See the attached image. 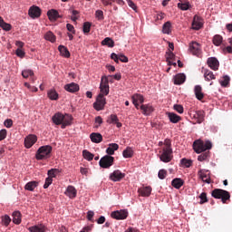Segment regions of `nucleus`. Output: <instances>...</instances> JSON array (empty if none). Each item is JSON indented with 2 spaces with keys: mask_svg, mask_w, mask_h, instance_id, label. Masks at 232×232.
I'll return each instance as SVG.
<instances>
[{
  "mask_svg": "<svg viewBox=\"0 0 232 232\" xmlns=\"http://www.w3.org/2000/svg\"><path fill=\"white\" fill-rule=\"evenodd\" d=\"M160 160L161 162H171L173 160V149L171 148V140L166 139L164 146L160 150Z\"/></svg>",
  "mask_w": 232,
  "mask_h": 232,
  "instance_id": "nucleus-1",
  "label": "nucleus"
},
{
  "mask_svg": "<svg viewBox=\"0 0 232 232\" xmlns=\"http://www.w3.org/2000/svg\"><path fill=\"white\" fill-rule=\"evenodd\" d=\"M52 121L53 124H56V126H61L62 130H64L66 126H72L73 117H72L70 114L57 112L52 117Z\"/></svg>",
  "mask_w": 232,
  "mask_h": 232,
  "instance_id": "nucleus-2",
  "label": "nucleus"
},
{
  "mask_svg": "<svg viewBox=\"0 0 232 232\" xmlns=\"http://www.w3.org/2000/svg\"><path fill=\"white\" fill-rule=\"evenodd\" d=\"M52 146L50 145H44L40 147L35 154L36 160H44L46 159H50L52 155Z\"/></svg>",
  "mask_w": 232,
  "mask_h": 232,
  "instance_id": "nucleus-3",
  "label": "nucleus"
},
{
  "mask_svg": "<svg viewBox=\"0 0 232 232\" xmlns=\"http://www.w3.org/2000/svg\"><path fill=\"white\" fill-rule=\"evenodd\" d=\"M211 148H213L211 141L204 142L202 140H196L193 142V150L196 153H202L206 150H211Z\"/></svg>",
  "mask_w": 232,
  "mask_h": 232,
  "instance_id": "nucleus-4",
  "label": "nucleus"
},
{
  "mask_svg": "<svg viewBox=\"0 0 232 232\" xmlns=\"http://www.w3.org/2000/svg\"><path fill=\"white\" fill-rule=\"evenodd\" d=\"M214 198L221 199L223 204H227V200L231 198V194L227 190L222 188H215L212 193Z\"/></svg>",
  "mask_w": 232,
  "mask_h": 232,
  "instance_id": "nucleus-5",
  "label": "nucleus"
},
{
  "mask_svg": "<svg viewBox=\"0 0 232 232\" xmlns=\"http://www.w3.org/2000/svg\"><path fill=\"white\" fill-rule=\"evenodd\" d=\"M113 162H115V158H113V156L105 155L99 161L100 168H103V169H108L111 168Z\"/></svg>",
  "mask_w": 232,
  "mask_h": 232,
  "instance_id": "nucleus-6",
  "label": "nucleus"
},
{
  "mask_svg": "<svg viewBox=\"0 0 232 232\" xmlns=\"http://www.w3.org/2000/svg\"><path fill=\"white\" fill-rule=\"evenodd\" d=\"M104 106H106V98L103 94H99L96 98V102L93 103V108L96 111H101L104 110Z\"/></svg>",
  "mask_w": 232,
  "mask_h": 232,
  "instance_id": "nucleus-7",
  "label": "nucleus"
},
{
  "mask_svg": "<svg viewBox=\"0 0 232 232\" xmlns=\"http://www.w3.org/2000/svg\"><path fill=\"white\" fill-rule=\"evenodd\" d=\"M100 95H108L110 93V84H108V77L102 76L101 79V84H100Z\"/></svg>",
  "mask_w": 232,
  "mask_h": 232,
  "instance_id": "nucleus-8",
  "label": "nucleus"
},
{
  "mask_svg": "<svg viewBox=\"0 0 232 232\" xmlns=\"http://www.w3.org/2000/svg\"><path fill=\"white\" fill-rule=\"evenodd\" d=\"M190 53L192 55H196L197 57L200 56V53H202V49L200 48V44L197 42H192L189 44V48H188Z\"/></svg>",
  "mask_w": 232,
  "mask_h": 232,
  "instance_id": "nucleus-9",
  "label": "nucleus"
},
{
  "mask_svg": "<svg viewBox=\"0 0 232 232\" xmlns=\"http://www.w3.org/2000/svg\"><path fill=\"white\" fill-rule=\"evenodd\" d=\"M124 177H126L125 173H122L120 169H116L110 174L109 179L112 180V182H121Z\"/></svg>",
  "mask_w": 232,
  "mask_h": 232,
  "instance_id": "nucleus-10",
  "label": "nucleus"
},
{
  "mask_svg": "<svg viewBox=\"0 0 232 232\" xmlns=\"http://www.w3.org/2000/svg\"><path fill=\"white\" fill-rule=\"evenodd\" d=\"M111 216L116 220H126L128 218V210H116L111 212Z\"/></svg>",
  "mask_w": 232,
  "mask_h": 232,
  "instance_id": "nucleus-11",
  "label": "nucleus"
},
{
  "mask_svg": "<svg viewBox=\"0 0 232 232\" xmlns=\"http://www.w3.org/2000/svg\"><path fill=\"white\" fill-rule=\"evenodd\" d=\"M198 177L202 179L206 184H211V177L209 176V170L200 169L198 172Z\"/></svg>",
  "mask_w": 232,
  "mask_h": 232,
  "instance_id": "nucleus-12",
  "label": "nucleus"
},
{
  "mask_svg": "<svg viewBox=\"0 0 232 232\" xmlns=\"http://www.w3.org/2000/svg\"><path fill=\"white\" fill-rule=\"evenodd\" d=\"M208 66H209V68L211 70H214V72H217V70H218L219 66H220V63L218 62V59L215 58V57H210L208 59L207 61Z\"/></svg>",
  "mask_w": 232,
  "mask_h": 232,
  "instance_id": "nucleus-13",
  "label": "nucleus"
},
{
  "mask_svg": "<svg viewBox=\"0 0 232 232\" xmlns=\"http://www.w3.org/2000/svg\"><path fill=\"white\" fill-rule=\"evenodd\" d=\"M35 142H37V136L34 135V134H30L28 135L25 139H24V146L27 149L32 148V146H34V144H35Z\"/></svg>",
  "mask_w": 232,
  "mask_h": 232,
  "instance_id": "nucleus-14",
  "label": "nucleus"
},
{
  "mask_svg": "<svg viewBox=\"0 0 232 232\" xmlns=\"http://www.w3.org/2000/svg\"><path fill=\"white\" fill-rule=\"evenodd\" d=\"M28 14L32 17V19L41 17V8L36 5H33L29 8Z\"/></svg>",
  "mask_w": 232,
  "mask_h": 232,
  "instance_id": "nucleus-15",
  "label": "nucleus"
},
{
  "mask_svg": "<svg viewBox=\"0 0 232 232\" xmlns=\"http://www.w3.org/2000/svg\"><path fill=\"white\" fill-rule=\"evenodd\" d=\"M204 26V23L202 22V18L198 15H195L192 22L193 30H200Z\"/></svg>",
  "mask_w": 232,
  "mask_h": 232,
  "instance_id": "nucleus-16",
  "label": "nucleus"
},
{
  "mask_svg": "<svg viewBox=\"0 0 232 232\" xmlns=\"http://www.w3.org/2000/svg\"><path fill=\"white\" fill-rule=\"evenodd\" d=\"M64 90L66 92H69V93H77V92H79L80 90V87L79 84L75 82H71L64 85Z\"/></svg>",
  "mask_w": 232,
  "mask_h": 232,
  "instance_id": "nucleus-17",
  "label": "nucleus"
},
{
  "mask_svg": "<svg viewBox=\"0 0 232 232\" xmlns=\"http://www.w3.org/2000/svg\"><path fill=\"white\" fill-rule=\"evenodd\" d=\"M186 82V74L184 73H178L174 76V84L180 85Z\"/></svg>",
  "mask_w": 232,
  "mask_h": 232,
  "instance_id": "nucleus-18",
  "label": "nucleus"
},
{
  "mask_svg": "<svg viewBox=\"0 0 232 232\" xmlns=\"http://www.w3.org/2000/svg\"><path fill=\"white\" fill-rule=\"evenodd\" d=\"M204 117H205L204 111H195L193 114V118L196 119L198 124H202V122H204Z\"/></svg>",
  "mask_w": 232,
  "mask_h": 232,
  "instance_id": "nucleus-19",
  "label": "nucleus"
},
{
  "mask_svg": "<svg viewBox=\"0 0 232 232\" xmlns=\"http://www.w3.org/2000/svg\"><path fill=\"white\" fill-rule=\"evenodd\" d=\"M151 187H143L138 189V193L140 197H150V195H151Z\"/></svg>",
  "mask_w": 232,
  "mask_h": 232,
  "instance_id": "nucleus-20",
  "label": "nucleus"
},
{
  "mask_svg": "<svg viewBox=\"0 0 232 232\" xmlns=\"http://www.w3.org/2000/svg\"><path fill=\"white\" fill-rule=\"evenodd\" d=\"M90 139L92 142H94L95 144H100V142L102 140V134L99 132H92L90 134Z\"/></svg>",
  "mask_w": 232,
  "mask_h": 232,
  "instance_id": "nucleus-21",
  "label": "nucleus"
},
{
  "mask_svg": "<svg viewBox=\"0 0 232 232\" xmlns=\"http://www.w3.org/2000/svg\"><path fill=\"white\" fill-rule=\"evenodd\" d=\"M65 195L69 197V198H75V197H77V189H75L73 186H68Z\"/></svg>",
  "mask_w": 232,
  "mask_h": 232,
  "instance_id": "nucleus-22",
  "label": "nucleus"
},
{
  "mask_svg": "<svg viewBox=\"0 0 232 232\" xmlns=\"http://www.w3.org/2000/svg\"><path fill=\"white\" fill-rule=\"evenodd\" d=\"M117 150H119V144L110 143L109 147L106 150V153H107V155L111 157V155H115V151H117Z\"/></svg>",
  "mask_w": 232,
  "mask_h": 232,
  "instance_id": "nucleus-23",
  "label": "nucleus"
},
{
  "mask_svg": "<svg viewBox=\"0 0 232 232\" xmlns=\"http://www.w3.org/2000/svg\"><path fill=\"white\" fill-rule=\"evenodd\" d=\"M47 15L50 21H57V19L61 18V15H59V12L54 9L49 10L47 12Z\"/></svg>",
  "mask_w": 232,
  "mask_h": 232,
  "instance_id": "nucleus-24",
  "label": "nucleus"
},
{
  "mask_svg": "<svg viewBox=\"0 0 232 232\" xmlns=\"http://www.w3.org/2000/svg\"><path fill=\"white\" fill-rule=\"evenodd\" d=\"M194 93L198 101H202V99H204V93L202 92V86L196 85L194 88Z\"/></svg>",
  "mask_w": 232,
  "mask_h": 232,
  "instance_id": "nucleus-25",
  "label": "nucleus"
},
{
  "mask_svg": "<svg viewBox=\"0 0 232 232\" xmlns=\"http://www.w3.org/2000/svg\"><path fill=\"white\" fill-rule=\"evenodd\" d=\"M140 108L143 115H150L153 111V106L150 104H142Z\"/></svg>",
  "mask_w": 232,
  "mask_h": 232,
  "instance_id": "nucleus-26",
  "label": "nucleus"
},
{
  "mask_svg": "<svg viewBox=\"0 0 232 232\" xmlns=\"http://www.w3.org/2000/svg\"><path fill=\"white\" fill-rule=\"evenodd\" d=\"M171 184L176 189H180L184 186V180L180 178H176L172 180Z\"/></svg>",
  "mask_w": 232,
  "mask_h": 232,
  "instance_id": "nucleus-27",
  "label": "nucleus"
},
{
  "mask_svg": "<svg viewBox=\"0 0 232 232\" xmlns=\"http://www.w3.org/2000/svg\"><path fill=\"white\" fill-rule=\"evenodd\" d=\"M37 186H39V182H37V181H29L25 184L24 189L26 191H34V189H35V188H37Z\"/></svg>",
  "mask_w": 232,
  "mask_h": 232,
  "instance_id": "nucleus-28",
  "label": "nucleus"
},
{
  "mask_svg": "<svg viewBox=\"0 0 232 232\" xmlns=\"http://www.w3.org/2000/svg\"><path fill=\"white\" fill-rule=\"evenodd\" d=\"M170 122H172L173 124H177V122H179L180 121V116L175 114V112H168L167 113Z\"/></svg>",
  "mask_w": 232,
  "mask_h": 232,
  "instance_id": "nucleus-29",
  "label": "nucleus"
},
{
  "mask_svg": "<svg viewBox=\"0 0 232 232\" xmlns=\"http://www.w3.org/2000/svg\"><path fill=\"white\" fill-rule=\"evenodd\" d=\"M132 102H140V104H142L144 102V96L142 94L135 93L131 96Z\"/></svg>",
  "mask_w": 232,
  "mask_h": 232,
  "instance_id": "nucleus-30",
  "label": "nucleus"
},
{
  "mask_svg": "<svg viewBox=\"0 0 232 232\" xmlns=\"http://www.w3.org/2000/svg\"><path fill=\"white\" fill-rule=\"evenodd\" d=\"M0 28H3L5 32H10L12 30V24L5 22L3 17L0 16Z\"/></svg>",
  "mask_w": 232,
  "mask_h": 232,
  "instance_id": "nucleus-31",
  "label": "nucleus"
},
{
  "mask_svg": "<svg viewBox=\"0 0 232 232\" xmlns=\"http://www.w3.org/2000/svg\"><path fill=\"white\" fill-rule=\"evenodd\" d=\"M58 50L63 57H70V51H68V48H66L64 45H59Z\"/></svg>",
  "mask_w": 232,
  "mask_h": 232,
  "instance_id": "nucleus-32",
  "label": "nucleus"
},
{
  "mask_svg": "<svg viewBox=\"0 0 232 232\" xmlns=\"http://www.w3.org/2000/svg\"><path fill=\"white\" fill-rule=\"evenodd\" d=\"M122 156L124 159H131V157H133V149L127 147L126 150H123Z\"/></svg>",
  "mask_w": 232,
  "mask_h": 232,
  "instance_id": "nucleus-33",
  "label": "nucleus"
},
{
  "mask_svg": "<svg viewBox=\"0 0 232 232\" xmlns=\"http://www.w3.org/2000/svg\"><path fill=\"white\" fill-rule=\"evenodd\" d=\"M222 41H224V38L220 34L214 35L212 40L213 44H215V46H220L222 44Z\"/></svg>",
  "mask_w": 232,
  "mask_h": 232,
  "instance_id": "nucleus-34",
  "label": "nucleus"
},
{
  "mask_svg": "<svg viewBox=\"0 0 232 232\" xmlns=\"http://www.w3.org/2000/svg\"><path fill=\"white\" fill-rule=\"evenodd\" d=\"M102 46H109V48H113L115 46V42L111 40L110 37H106L102 42Z\"/></svg>",
  "mask_w": 232,
  "mask_h": 232,
  "instance_id": "nucleus-35",
  "label": "nucleus"
},
{
  "mask_svg": "<svg viewBox=\"0 0 232 232\" xmlns=\"http://www.w3.org/2000/svg\"><path fill=\"white\" fill-rule=\"evenodd\" d=\"M47 95L51 101H57V99H59V93H57V92L53 89L50 90L47 92Z\"/></svg>",
  "mask_w": 232,
  "mask_h": 232,
  "instance_id": "nucleus-36",
  "label": "nucleus"
},
{
  "mask_svg": "<svg viewBox=\"0 0 232 232\" xmlns=\"http://www.w3.org/2000/svg\"><path fill=\"white\" fill-rule=\"evenodd\" d=\"M13 222L14 224H16V225L21 224V212L14 211L13 213Z\"/></svg>",
  "mask_w": 232,
  "mask_h": 232,
  "instance_id": "nucleus-37",
  "label": "nucleus"
},
{
  "mask_svg": "<svg viewBox=\"0 0 232 232\" xmlns=\"http://www.w3.org/2000/svg\"><path fill=\"white\" fill-rule=\"evenodd\" d=\"M162 32L163 34H167L168 35L171 34V22L168 21L163 24Z\"/></svg>",
  "mask_w": 232,
  "mask_h": 232,
  "instance_id": "nucleus-38",
  "label": "nucleus"
},
{
  "mask_svg": "<svg viewBox=\"0 0 232 232\" xmlns=\"http://www.w3.org/2000/svg\"><path fill=\"white\" fill-rule=\"evenodd\" d=\"M44 39L46 41H50V43H55V34H53V33L52 31H48L45 34H44Z\"/></svg>",
  "mask_w": 232,
  "mask_h": 232,
  "instance_id": "nucleus-39",
  "label": "nucleus"
},
{
  "mask_svg": "<svg viewBox=\"0 0 232 232\" xmlns=\"http://www.w3.org/2000/svg\"><path fill=\"white\" fill-rule=\"evenodd\" d=\"M204 78L206 81H213L216 79L215 74H213V72L209 70L205 71Z\"/></svg>",
  "mask_w": 232,
  "mask_h": 232,
  "instance_id": "nucleus-40",
  "label": "nucleus"
},
{
  "mask_svg": "<svg viewBox=\"0 0 232 232\" xmlns=\"http://www.w3.org/2000/svg\"><path fill=\"white\" fill-rule=\"evenodd\" d=\"M180 162L183 168H191V166H193V160L186 158L181 159Z\"/></svg>",
  "mask_w": 232,
  "mask_h": 232,
  "instance_id": "nucleus-41",
  "label": "nucleus"
},
{
  "mask_svg": "<svg viewBox=\"0 0 232 232\" xmlns=\"http://www.w3.org/2000/svg\"><path fill=\"white\" fill-rule=\"evenodd\" d=\"M59 173H61V170L59 169H51L50 170H48L47 175L49 176V178L54 179V177L59 175Z\"/></svg>",
  "mask_w": 232,
  "mask_h": 232,
  "instance_id": "nucleus-42",
  "label": "nucleus"
},
{
  "mask_svg": "<svg viewBox=\"0 0 232 232\" xmlns=\"http://www.w3.org/2000/svg\"><path fill=\"white\" fill-rule=\"evenodd\" d=\"M10 222H12V218H10V216L5 215L2 217V224L3 226H5V227H8L10 226Z\"/></svg>",
  "mask_w": 232,
  "mask_h": 232,
  "instance_id": "nucleus-43",
  "label": "nucleus"
},
{
  "mask_svg": "<svg viewBox=\"0 0 232 232\" xmlns=\"http://www.w3.org/2000/svg\"><path fill=\"white\" fill-rule=\"evenodd\" d=\"M91 30H92V23L90 22L83 23V27H82L83 34H90Z\"/></svg>",
  "mask_w": 232,
  "mask_h": 232,
  "instance_id": "nucleus-44",
  "label": "nucleus"
},
{
  "mask_svg": "<svg viewBox=\"0 0 232 232\" xmlns=\"http://www.w3.org/2000/svg\"><path fill=\"white\" fill-rule=\"evenodd\" d=\"M189 6H190L189 2H183V3L178 4V8L183 11L189 10Z\"/></svg>",
  "mask_w": 232,
  "mask_h": 232,
  "instance_id": "nucleus-45",
  "label": "nucleus"
},
{
  "mask_svg": "<svg viewBox=\"0 0 232 232\" xmlns=\"http://www.w3.org/2000/svg\"><path fill=\"white\" fill-rule=\"evenodd\" d=\"M209 158V151H206L201 153L198 157V160L199 162H204V160H208V159Z\"/></svg>",
  "mask_w": 232,
  "mask_h": 232,
  "instance_id": "nucleus-46",
  "label": "nucleus"
},
{
  "mask_svg": "<svg viewBox=\"0 0 232 232\" xmlns=\"http://www.w3.org/2000/svg\"><path fill=\"white\" fill-rule=\"evenodd\" d=\"M229 81H231V78H229V76H223V81L220 82L221 86L223 88H227V86L229 85Z\"/></svg>",
  "mask_w": 232,
  "mask_h": 232,
  "instance_id": "nucleus-47",
  "label": "nucleus"
},
{
  "mask_svg": "<svg viewBox=\"0 0 232 232\" xmlns=\"http://www.w3.org/2000/svg\"><path fill=\"white\" fill-rule=\"evenodd\" d=\"M30 232H44V227L33 226L28 228Z\"/></svg>",
  "mask_w": 232,
  "mask_h": 232,
  "instance_id": "nucleus-48",
  "label": "nucleus"
},
{
  "mask_svg": "<svg viewBox=\"0 0 232 232\" xmlns=\"http://www.w3.org/2000/svg\"><path fill=\"white\" fill-rule=\"evenodd\" d=\"M119 121V117L116 114H111L108 117L107 122L108 124H115Z\"/></svg>",
  "mask_w": 232,
  "mask_h": 232,
  "instance_id": "nucleus-49",
  "label": "nucleus"
},
{
  "mask_svg": "<svg viewBox=\"0 0 232 232\" xmlns=\"http://www.w3.org/2000/svg\"><path fill=\"white\" fill-rule=\"evenodd\" d=\"M82 155H83V158L86 160H93V154L86 150H84L82 151Z\"/></svg>",
  "mask_w": 232,
  "mask_h": 232,
  "instance_id": "nucleus-50",
  "label": "nucleus"
},
{
  "mask_svg": "<svg viewBox=\"0 0 232 232\" xmlns=\"http://www.w3.org/2000/svg\"><path fill=\"white\" fill-rule=\"evenodd\" d=\"M22 76L24 77V79H28V77H34V71L24 70L22 72Z\"/></svg>",
  "mask_w": 232,
  "mask_h": 232,
  "instance_id": "nucleus-51",
  "label": "nucleus"
},
{
  "mask_svg": "<svg viewBox=\"0 0 232 232\" xmlns=\"http://www.w3.org/2000/svg\"><path fill=\"white\" fill-rule=\"evenodd\" d=\"M158 177H159V179H160V180H164V179H166V177H168V170L160 169V171L158 173Z\"/></svg>",
  "mask_w": 232,
  "mask_h": 232,
  "instance_id": "nucleus-52",
  "label": "nucleus"
},
{
  "mask_svg": "<svg viewBox=\"0 0 232 232\" xmlns=\"http://www.w3.org/2000/svg\"><path fill=\"white\" fill-rule=\"evenodd\" d=\"M95 17L98 21H102L104 19V12L102 10H97L95 12Z\"/></svg>",
  "mask_w": 232,
  "mask_h": 232,
  "instance_id": "nucleus-53",
  "label": "nucleus"
},
{
  "mask_svg": "<svg viewBox=\"0 0 232 232\" xmlns=\"http://www.w3.org/2000/svg\"><path fill=\"white\" fill-rule=\"evenodd\" d=\"M52 182H53V179L50 177L45 179V183L44 185V189H48L50 188Z\"/></svg>",
  "mask_w": 232,
  "mask_h": 232,
  "instance_id": "nucleus-54",
  "label": "nucleus"
},
{
  "mask_svg": "<svg viewBox=\"0 0 232 232\" xmlns=\"http://www.w3.org/2000/svg\"><path fill=\"white\" fill-rule=\"evenodd\" d=\"M174 110L178 111V113H184V107L180 104H175Z\"/></svg>",
  "mask_w": 232,
  "mask_h": 232,
  "instance_id": "nucleus-55",
  "label": "nucleus"
},
{
  "mask_svg": "<svg viewBox=\"0 0 232 232\" xmlns=\"http://www.w3.org/2000/svg\"><path fill=\"white\" fill-rule=\"evenodd\" d=\"M199 198L201 200L200 204H204V203L208 202V195L205 192L200 194Z\"/></svg>",
  "mask_w": 232,
  "mask_h": 232,
  "instance_id": "nucleus-56",
  "label": "nucleus"
},
{
  "mask_svg": "<svg viewBox=\"0 0 232 232\" xmlns=\"http://www.w3.org/2000/svg\"><path fill=\"white\" fill-rule=\"evenodd\" d=\"M4 126H5V128H12V126H14V121H12V119L5 120Z\"/></svg>",
  "mask_w": 232,
  "mask_h": 232,
  "instance_id": "nucleus-57",
  "label": "nucleus"
},
{
  "mask_svg": "<svg viewBox=\"0 0 232 232\" xmlns=\"http://www.w3.org/2000/svg\"><path fill=\"white\" fill-rule=\"evenodd\" d=\"M166 59L168 63H169V61H173L175 59V53H173V52L167 53Z\"/></svg>",
  "mask_w": 232,
  "mask_h": 232,
  "instance_id": "nucleus-58",
  "label": "nucleus"
},
{
  "mask_svg": "<svg viewBox=\"0 0 232 232\" xmlns=\"http://www.w3.org/2000/svg\"><path fill=\"white\" fill-rule=\"evenodd\" d=\"M164 17H166V14H164L162 12L157 13L156 21H162V19H164Z\"/></svg>",
  "mask_w": 232,
  "mask_h": 232,
  "instance_id": "nucleus-59",
  "label": "nucleus"
},
{
  "mask_svg": "<svg viewBox=\"0 0 232 232\" xmlns=\"http://www.w3.org/2000/svg\"><path fill=\"white\" fill-rule=\"evenodd\" d=\"M6 130L5 129H2L0 130V140H5L6 139Z\"/></svg>",
  "mask_w": 232,
  "mask_h": 232,
  "instance_id": "nucleus-60",
  "label": "nucleus"
},
{
  "mask_svg": "<svg viewBox=\"0 0 232 232\" xmlns=\"http://www.w3.org/2000/svg\"><path fill=\"white\" fill-rule=\"evenodd\" d=\"M111 59H112V61H114V63H117V64H119V54L115 53H112L111 54Z\"/></svg>",
  "mask_w": 232,
  "mask_h": 232,
  "instance_id": "nucleus-61",
  "label": "nucleus"
},
{
  "mask_svg": "<svg viewBox=\"0 0 232 232\" xmlns=\"http://www.w3.org/2000/svg\"><path fill=\"white\" fill-rule=\"evenodd\" d=\"M66 28L68 32H71V34H75V27L72 24H67Z\"/></svg>",
  "mask_w": 232,
  "mask_h": 232,
  "instance_id": "nucleus-62",
  "label": "nucleus"
},
{
  "mask_svg": "<svg viewBox=\"0 0 232 232\" xmlns=\"http://www.w3.org/2000/svg\"><path fill=\"white\" fill-rule=\"evenodd\" d=\"M16 55H17V57H21L23 59V57H24V51H23L21 49H17Z\"/></svg>",
  "mask_w": 232,
  "mask_h": 232,
  "instance_id": "nucleus-63",
  "label": "nucleus"
},
{
  "mask_svg": "<svg viewBox=\"0 0 232 232\" xmlns=\"http://www.w3.org/2000/svg\"><path fill=\"white\" fill-rule=\"evenodd\" d=\"M119 59L121 63H128V58L124 54H119Z\"/></svg>",
  "mask_w": 232,
  "mask_h": 232,
  "instance_id": "nucleus-64",
  "label": "nucleus"
}]
</instances>
